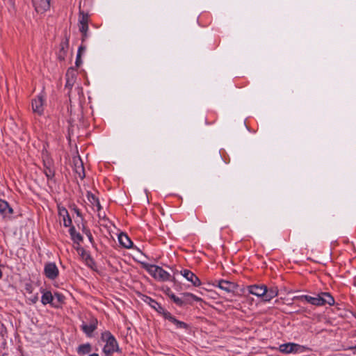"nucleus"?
Returning <instances> with one entry per match:
<instances>
[{
    "label": "nucleus",
    "mask_w": 356,
    "mask_h": 356,
    "mask_svg": "<svg viewBox=\"0 0 356 356\" xmlns=\"http://www.w3.org/2000/svg\"><path fill=\"white\" fill-rule=\"evenodd\" d=\"M102 339L106 342L103 351L106 355H110L118 350V342L111 332H104L102 335Z\"/></svg>",
    "instance_id": "obj_1"
},
{
    "label": "nucleus",
    "mask_w": 356,
    "mask_h": 356,
    "mask_svg": "<svg viewBox=\"0 0 356 356\" xmlns=\"http://www.w3.org/2000/svg\"><path fill=\"white\" fill-rule=\"evenodd\" d=\"M146 270L152 277L159 281L165 282L170 280L171 278L170 275L167 271L158 266L148 265L146 266Z\"/></svg>",
    "instance_id": "obj_2"
},
{
    "label": "nucleus",
    "mask_w": 356,
    "mask_h": 356,
    "mask_svg": "<svg viewBox=\"0 0 356 356\" xmlns=\"http://www.w3.org/2000/svg\"><path fill=\"white\" fill-rule=\"evenodd\" d=\"M77 72L74 67H70L66 72V83L65 88L68 89V94L70 95V90L74 86L76 79Z\"/></svg>",
    "instance_id": "obj_3"
},
{
    "label": "nucleus",
    "mask_w": 356,
    "mask_h": 356,
    "mask_svg": "<svg viewBox=\"0 0 356 356\" xmlns=\"http://www.w3.org/2000/svg\"><path fill=\"white\" fill-rule=\"evenodd\" d=\"M44 99L42 95H39L37 98L32 101V109L33 111L40 115L43 113L44 111Z\"/></svg>",
    "instance_id": "obj_4"
},
{
    "label": "nucleus",
    "mask_w": 356,
    "mask_h": 356,
    "mask_svg": "<svg viewBox=\"0 0 356 356\" xmlns=\"http://www.w3.org/2000/svg\"><path fill=\"white\" fill-rule=\"evenodd\" d=\"M44 271L46 277L50 280H54L58 275V269L54 263L46 264Z\"/></svg>",
    "instance_id": "obj_5"
},
{
    "label": "nucleus",
    "mask_w": 356,
    "mask_h": 356,
    "mask_svg": "<svg viewBox=\"0 0 356 356\" xmlns=\"http://www.w3.org/2000/svg\"><path fill=\"white\" fill-rule=\"evenodd\" d=\"M294 300H305L307 302L316 305V306H321L322 305V301H321V293L318 294L315 297H312L307 295H303L300 296H296L293 298Z\"/></svg>",
    "instance_id": "obj_6"
},
{
    "label": "nucleus",
    "mask_w": 356,
    "mask_h": 356,
    "mask_svg": "<svg viewBox=\"0 0 356 356\" xmlns=\"http://www.w3.org/2000/svg\"><path fill=\"white\" fill-rule=\"evenodd\" d=\"M13 213V209L9 206L8 203L3 200H0V215L3 218L10 219Z\"/></svg>",
    "instance_id": "obj_7"
},
{
    "label": "nucleus",
    "mask_w": 356,
    "mask_h": 356,
    "mask_svg": "<svg viewBox=\"0 0 356 356\" xmlns=\"http://www.w3.org/2000/svg\"><path fill=\"white\" fill-rule=\"evenodd\" d=\"M248 290L250 293L264 298V294L267 292V287L266 285H251L248 286Z\"/></svg>",
    "instance_id": "obj_8"
},
{
    "label": "nucleus",
    "mask_w": 356,
    "mask_h": 356,
    "mask_svg": "<svg viewBox=\"0 0 356 356\" xmlns=\"http://www.w3.org/2000/svg\"><path fill=\"white\" fill-rule=\"evenodd\" d=\"M181 274L188 281L191 282L193 286H198L201 284V282H200V279L191 270L184 269L181 271Z\"/></svg>",
    "instance_id": "obj_9"
},
{
    "label": "nucleus",
    "mask_w": 356,
    "mask_h": 356,
    "mask_svg": "<svg viewBox=\"0 0 356 356\" xmlns=\"http://www.w3.org/2000/svg\"><path fill=\"white\" fill-rule=\"evenodd\" d=\"M33 4L38 13H43L50 8V0H33Z\"/></svg>",
    "instance_id": "obj_10"
},
{
    "label": "nucleus",
    "mask_w": 356,
    "mask_h": 356,
    "mask_svg": "<svg viewBox=\"0 0 356 356\" xmlns=\"http://www.w3.org/2000/svg\"><path fill=\"white\" fill-rule=\"evenodd\" d=\"M300 348V346L293 343H284L280 346L279 350L283 353H291L298 352Z\"/></svg>",
    "instance_id": "obj_11"
},
{
    "label": "nucleus",
    "mask_w": 356,
    "mask_h": 356,
    "mask_svg": "<svg viewBox=\"0 0 356 356\" xmlns=\"http://www.w3.org/2000/svg\"><path fill=\"white\" fill-rule=\"evenodd\" d=\"M218 286L221 290L227 293L234 292L236 288V285L234 282L224 280H219Z\"/></svg>",
    "instance_id": "obj_12"
},
{
    "label": "nucleus",
    "mask_w": 356,
    "mask_h": 356,
    "mask_svg": "<svg viewBox=\"0 0 356 356\" xmlns=\"http://www.w3.org/2000/svg\"><path fill=\"white\" fill-rule=\"evenodd\" d=\"M97 325V320L96 318H92L88 325L83 323L81 325V329L88 336H90L91 334L96 330Z\"/></svg>",
    "instance_id": "obj_13"
},
{
    "label": "nucleus",
    "mask_w": 356,
    "mask_h": 356,
    "mask_svg": "<svg viewBox=\"0 0 356 356\" xmlns=\"http://www.w3.org/2000/svg\"><path fill=\"white\" fill-rule=\"evenodd\" d=\"M74 171L79 177L83 179L85 177L84 168L83 162L80 158L74 159Z\"/></svg>",
    "instance_id": "obj_14"
},
{
    "label": "nucleus",
    "mask_w": 356,
    "mask_h": 356,
    "mask_svg": "<svg viewBox=\"0 0 356 356\" xmlns=\"http://www.w3.org/2000/svg\"><path fill=\"white\" fill-rule=\"evenodd\" d=\"M118 241L120 243L126 248L132 247L133 243L126 234L121 233L118 236Z\"/></svg>",
    "instance_id": "obj_15"
},
{
    "label": "nucleus",
    "mask_w": 356,
    "mask_h": 356,
    "mask_svg": "<svg viewBox=\"0 0 356 356\" xmlns=\"http://www.w3.org/2000/svg\"><path fill=\"white\" fill-rule=\"evenodd\" d=\"M278 294V289L277 287H271L267 289V292L264 294V300L265 301H270L273 298L276 297Z\"/></svg>",
    "instance_id": "obj_16"
},
{
    "label": "nucleus",
    "mask_w": 356,
    "mask_h": 356,
    "mask_svg": "<svg viewBox=\"0 0 356 356\" xmlns=\"http://www.w3.org/2000/svg\"><path fill=\"white\" fill-rule=\"evenodd\" d=\"M322 305L325 304H328L329 305H333L334 304V298L329 293L326 292H323L321 293Z\"/></svg>",
    "instance_id": "obj_17"
},
{
    "label": "nucleus",
    "mask_w": 356,
    "mask_h": 356,
    "mask_svg": "<svg viewBox=\"0 0 356 356\" xmlns=\"http://www.w3.org/2000/svg\"><path fill=\"white\" fill-rule=\"evenodd\" d=\"M69 231L71 238L74 241V242L77 244H79L80 242H81L83 240V237L81 236V235L76 231L74 227L73 226L70 227Z\"/></svg>",
    "instance_id": "obj_18"
},
{
    "label": "nucleus",
    "mask_w": 356,
    "mask_h": 356,
    "mask_svg": "<svg viewBox=\"0 0 356 356\" xmlns=\"http://www.w3.org/2000/svg\"><path fill=\"white\" fill-rule=\"evenodd\" d=\"M68 48V39H66L64 42H62L60 44V49L59 53V58L64 59L67 50Z\"/></svg>",
    "instance_id": "obj_19"
},
{
    "label": "nucleus",
    "mask_w": 356,
    "mask_h": 356,
    "mask_svg": "<svg viewBox=\"0 0 356 356\" xmlns=\"http://www.w3.org/2000/svg\"><path fill=\"white\" fill-rule=\"evenodd\" d=\"M91 351V346L90 343L81 344L78 348V353L80 355H84L89 353Z\"/></svg>",
    "instance_id": "obj_20"
},
{
    "label": "nucleus",
    "mask_w": 356,
    "mask_h": 356,
    "mask_svg": "<svg viewBox=\"0 0 356 356\" xmlns=\"http://www.w3.org/2000/svg\"><path fill=\"white\" fill-rule=\"evenodd\" d=\"M54 300L53 295L51 292L47 291L44 293V294L42 296V302L43 305H47L48 303H51Z\"/></svg>",
    "instance_id": "obj_21"
},
{
    "label": "nucleus",
    "mask_w": 356,
    "mask_h": 356,
    "mask_svg": "<svg viewBox=\"0 0 356 356\" xmlns=\"http://www.w3.org/2000/svg\"><path fill=\"white\" fill-rule=\"evenodd\" d=\"M159 309L162 310V315L163 316L170 321L171 323L173 321V320L175 318L170 312L166 311L163 307H162L161 305H159Z\"/></svg>",
    "instance_id": "obj_22"
},
{
    "label": "nucleus",
    "mask_w": 356,
    "mask_h": 356,
    "mask_svg": "<svg viewBox=\"0 0 356 356\" xmlns=\"http://www.w3.org/2000/svg\"><path fill=\"white\" fill-rule=\"evenodd\" d=\"M159 309L162 310V315L163 316L170 321L171 323L173 321V320L175 318L170 312L166 311L163 307H162L161 305H159Z\"/></svg>",
    "instance_id": "obj_23"
},
{
    "label": "nucleus",
    "mask_w": 356,
    "mask_h": 356,
    "mask_svg": "<svg viewBox=\"0 0 356 356\" xmlns=\"http://www.w3.org/2000/svg\"><path fill=\"white\" fill-rule=\"evenodd\" d=\"M168 295L174 301V302H175L177 305L181 306V305H182L184 304V301L181 298L177 297L172 292L169 291L168 293Z\"/></svg>",
    "instance_id": "obj_24"
},
{
    "label": "nucleus",
    "mask_w": 356,
    "mask_h": 356,
    "mask_svg": "<svg viewBox=\"0 0 356 356\" xmlns=\"http://www.w3.org/2000/svg\"><path fill=\"white\" fill-rule=\"evenodd\" d=\"M172 323L173 324H175L177 328H180V329H187L188 328V325L186 323H185L184 322L180 321L176 318H175Z\"/></svg>",
    "instance_id": "obj_25"
},
{
    "label": "nucleus",
    "mask_w": 356,
    "mask_h": 356,
    "mask_svg": "<svg viewBox=\"0 0 356 356\" xmlns=\"http://www.w3.org/2000/svg\"><path fill=\"white\" fill-rule=\"evenodd\" d=\"M88 14H85L83 12H80L79 23V24H88Z\"/></svg>",
    "instance_id": "obj_26"
},
{
    "label": "nucleus",
    "mask_w": 356,
    "mask_h": 356,
    "mask_svg": "<svg viewBox=\"0 0 356 356\" xmlns=\"http://www.w3.org/2000/svg\"><path fill=\"white\" fill-rule=\"evenodd\" d=\"M88 199L89 202L92 204L95 205L96 202L99 201V200L90 192H88Z\"/></svg>",
    "instance_id": "obj_27"
},
{
    "label": "nucleus",
    "mask_w": 356,
    "mask_h": 356,
    "mask_svg": "<svg viewBox=\"0 0 356 356\" xmlns=\"http://www.w3.org/2000/svg\"><path fill=\"white\" fill-rule=\"evenodd\" d=\"M53 297L54 300L56 298L58 302H63L65 298L62 294L58 293H55Z\"/></svg>",
    "instance_id": "obj_28"
},
{
    "label": "nucleus",
    "mask_w": 356,
    "mask_h": 356,
    "mask_svg": "<svg viewBox=\"0 0 356 356\" xmlns=\"http://www.w3.org/2000/svg\"><path fill=\"white\" fill-rule=\"evenodd\" d=\"M72 224V220L68 216V217H63V225L65 227H70Z\"/></svg>",
    "instance_id": "obj_29"
},
{
    "label": "nucleus",
    "mask_w": 356,
    "mask_h": 356,
    "mask_svg": "<svg viewBox=\"0 0 356 356\" xmlns=\"http://www.w3.org/2000/svg\"><path fill=\"white\" fill-rule=\"evenodd\" d=\"M79 31L80 32H88V24H79Z\"/></svg>",
    "instance_id": "obj_30"
},
{
    "label": "nucleus",
    "mask_w": 356,
    "mask_h": 356,
    "mask_svg": "<svg viewBox=\"0 0 356 356\" xmlns=\"http://www.w3.org/2000/svg\"><path fill=\"white\" fill-rule=\"evenodd\" d=\"M59 213L63 217H68L69 214L65 208L59 209Z\"/></svg>",
    "instance_id": "obj_31"
},
{
    "label": "nucleus",
    "mask_w": 356,
    "mask_h": 356,
    "mask_svg": "<svg viewBox=\"0 0 356 356\" xmlns=\"http://www.w3.org/2000/svg\"><path fill=\"white\" fill-rule=\"evenodd\" d=\"M81 56V55H80V54H77L76 62H75V65H76V67H79L81 65V64L82 63Z\"/></svg>",
    "instance_id": "obj_32"
},
{
    "label": "nucleus",
    "mask_w": 356,
    "mask_h": 356,
    "mask_svg": "<svg viewBox=\"0 0 356 356\" xmlns=\"http://www.w3.org/2000/svg\"><path fill=\"white\" fill-rule=\"evenodd\" d=\"M44 172L48 179L53 177L54 175V172L49 168L46 170Z\"/></svg>",
    "instance_id": "obj_33"
},
{
    "label": "nucleus",
    "mask_w": 356,
    "mask_h": 356,
    "mask_svg": "<svg viewBox=\"0 0 356 356\" xmlns=\"http://www.w3.org/2000/svg\"><path fill=\"white\" fill-rule=\"evenodd\" d=\"M86 50V47L83 46V45H81L79 47V49H78V52L77 54H80V55L82 54V53Z\"/></svg>",
    "instance_id": "obj_34"
},
{
    "label": "nucleus",
    "mask_w": 356,
    "mask_h": 356,
    "mask_svg": "<svg viewBox=\"0 0 356 356\" xmlns=\"http://www.w3.org/2000/svg\"><path fill=\"white\" fill-rule=\"evenodd\" d=\"M82 33V38H81V40L82 42H84L86 38H88V33L87 32H81Z\"/></svg>",
    "instance_id": "obj_35"
},
{
    "label": "nucleus",
    "mask_w": 356,
    "mask_h": 356,
    "mask_svg": "<svg viewBox=\"0 0 356 356\" xmlns=\"http://www.w3.org/2000/svg\"><path fill=\"white\" fill-rule=\"evenodd\" d=\"M155 305H157V307H156L155 306H153L158 312H159L160 314H162V310H161V309H159V305H160L159 304H158L156 302H154Z\"/></svg>",
    "instance_id": "obj_36"
},
{
    "label": "nucleus",
    "mask_w": 356,
    "mask_h": 356,
    "mask_svg": "<svg viewBox=\"0 0 356 356\" xmlns=\"http://www.w3.org/2000/svg\"><path fill=\"white\" fill-rule=\"evenodd\" d=\"M74 210L78 216L81 217V214L79 209L74 208Z\"/></svg>",
    "instance_id": "obj_37"
},
{
    "label": "nucleus",
    "mask_w": 356,
    "mask_h": 356,
    "mask_svg": "<svg viewBox=\"0 0 356 356\" xmlns=\"http://www.w3.org/2000/svg\"><path fill=\"white\" fill-rule=\"evenodd\" d=\"M94 206H96L97 208V210L99 211L102 209L101 204L99 203V201L95 203Z\"/></svg>",
    "instance_id": "obj_38"
},
{
    "label": "nucleus",
    "mask_w": 356,
    "mask_h": 356,
    "mask_svg": "<svg viewBox=\"0 0 356 356\" xmlns=\"http://www.w3.org/2000/svg\"><path fill=\"white\" fill-rule=\"evenodd\" d=\"M87 235H88V238H89V240L92 242V235H91L90 232H88V233L87 234Z\"/></svg>",
    "instance_id": "obj_39"
},
{
    "label": "nucleus",
    "mask_w": 356,
    "mask_h": 356,
    "mask_svg": "<svg viewBox=\"0 0 356 356\" xmlns=\"http://www.w3.org/2000/svg\"><path fill=\"white\" fill-rule=\"evenodd\" d=\"M185 295L187 296L193 297L194 298H195V296L194 295L191 294V293H186Z\"/></svg>",
    "instance_id": "obj_40"
},
{
    "label": "nucleus",
    "mask_w": 356,
    "mask_h": 356,
    "mask_svg": "<svg viewBox=\"0 0 356 356\" xmlns=\"http://www.w3.org/2000/svg\"><path fill=\"white\" fill-rule=\"evenodd\" d=\"M89 356H99V355L97 353H93V354L90 355Z\"/></svg>",
    "instance_id": "obj_41"
},
{
    "label": "nucleus",
    "mask_w": 356,
    "mask_h": 356,
    "mask_svg": "<svg viewBox=\"0 0 356 356\" xmlns=\"http://www.w3.org/2000/svg\"><path fill=\"white\" fill-rule=\"evenodd\" d=\"M90 262L92 263V264H94V261H92V259L90 258Z\"/></svg>",
    "instance_id": "obj_42"
},
{
    "label": "nucleus",
    "mask_w": 356,
    "mask_h": 356,
    "mask_svg": "<svg viewBox=\"0 0 356 356\" xmlns=\"http://www.w3.org/2000/svg\"><path fill=\"white\" fill-rule=\"evenodd\" d=\"M88 265H89L91 268H92V263H91V264H89V263H88Z\"/></svg>",
    "instance_id": "obj_43"
},
{
    "label": "nucleus",
    "mask_w": 356,
    "mask_h": 356,
    "mask_svg": "<svg viewBox=\"0 0 356 356\" xmlns=\"http://www.w3.org/2000/svg\"><path fill=\"white\" fill-rule=\"evenodd\" d=\"M356 348V346L354 347H351L350 349Z\"/></svg>",
    "instance_id": "obj_44"
}]
</instances>
